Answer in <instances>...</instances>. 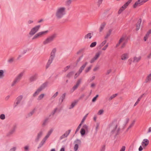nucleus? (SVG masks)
I'll list each match as a JSON object with an SVG mask.
<instances>
[{
    "mask_svg": "<svg viewBox=\"0 0 151 151\" xmlns=\"http://www.w3.org/2000/svg\"><path fill=\"white\" fill-rule=\"evenodd\" d=\"M40 27V25L36 26L32 28L29 32V34L31 36H33L37 32Z\"/></svg>",
    "mask_w": 151,
    "mask_h": 151,
    "instance_id": "nucleus-7",
    "label": "nucleus"
},
{
    "mask_svg": "<svg viewBox=\"0 0 151 151\" xmlns=\"http://www.w3.org/2000/svg\"><path fill=\"white\" fill-rule=\"evenodd\" d=\"M125 39V37L124 36H123L119 40V43H121L123 42Z\"/></svg>",
    "mask_w": 151,
    "mask_h": 151,
    "instance_id": "nucleus-39",
    "label": "nucleus"
},
{
    "mask_svg": "<svg viewBox=\"0 0 151 151\" xmlns=\"http://www.w3.org/2000/svg\"><path fill=\"white\" fill-rule=\"evenodd\" d=\"M56 51V49L55 48H53L51 52L50 56L55 57Z\"/></svg>",
    "mask_w": 151,
    "mask_h": 151,
    "instance_id": "nucleus-27",
    "label": "nucleus"
},
{
    "mask_svg": "<svg viewBox=\"0 0 151 151\" xmlns=\"http://www.w3.org/2000/svg\"><path fill=\"white\" fill-rule=\"evenodd\" d=\"M33 22V21L32 20H29L27 22V23L29 24H31Z\"/></svg>",
    "mask_w": 151,
    "mask_h": 151,
    "instance_id": "nucleus-64",
    "label": "nucleus"
},
{
    "mask_svg": "<svg viewBox=\"0 0 151 151\" xmlns=\"http://www.w3.org/2000/svg\"><path fill=\"white\" fill-rule=\"evenodd\" d=\"M135 121H134L132 123V124L129 127L128 129H129L131 127H132L134 126V123H135Z\"/></svg>",
    "mask_w": 151,
    "mask_h": 151,
    "instance_id": "nucleus-52",
    "label": "nucleus"
},
{
    "mask_svg": "<svg viewBox=\"0 0 151 151\" xmlns=\"http://www.w3.org/2000/svg\"><path fill=\"white\" fill-rule=\"evenodd\" d=\"M129 58V54L125 53L122 55L121 56V59L122 60H125Z\"/></svg>",
    "mask_w": 151,
    "mask_h": 151,
    "instance_id": "nucleus-17",
    "label": "nucleus"
},
{
    "mask_svg": "<svg viewBox=\"0 0 151 151\" xmlns=\"http://www.w3.org/2000/svg\"><path fill=\"white\" fill-rule=\"evenodd\" d=\"M78 86H79L76 84L73 87L72 89L73 91L76 89Z\"/></svg>",
    "mask_w": 151,
    "mask_h": 151,
    "instance_id": "nucleus-45",
    "label": "nucleus"
},
{
    "mask_svg": "<svg viewBox=\"0 0 151 151\" xmlns=\"http://www.w3.org/2000/svg\"><path fill=\"white\" fill-rule=\"evenodd\" d=\"M149 141L147 139H145L143 140L142 142V145L143 147H145L149 144Z\"/></svg>",
    "mask_w": 151,
    "mask_h": 151,
    "instance_id": "nucleus-15",
    "label": "nucleus"
},
{
    "mask_svg": "<svg viewBox=\"0 0 151 151\" xmlns=\"http://www.w3.org/2000/svg\"><path fill=\"white\" fill-rule=\"evenodd\" d=\"M132 0H129L122 7L125 10L128 5L131 3Z\"/></svg>",
    "mask_w": 151,
    "mask_h": 151,
    "instance_id": "nucleus-23",
    "label": "nucleus"
},
{
    "mask_svg": "<svg viewBox=\"0 0 151 151\" xmlns=\"http://www.w3.org/2000/svg\"><path fill=\"white\" fill-rule=\"evenodd\" d=\"M105 25L106 23L104 22H103L101 24L99 28V31L100 32H102L103 30L104 29Z\"/></svg>",
    "mask_w": 151,
    "mask_h": 151,
    "instance_id": "nucleus-25",
    "label": "nucleus"
},
{
    "mask_svg": "<svg viewBox=\"0 0 151 151\" xmlns=\"http://www.w3.org/2000/svg\"><path fill=\"white\" fill-rule=\"evenodd\" d=\"M86 116H84L83 117V119H82L80 124H82L83 123V122H84L85 120L86 119Z\"/></svg>",
    "mask_w": 151,
    "mask_h": 151,
    "instance_id": "nucleus-58",
    "label": "nucleus"
},
{
    "mask_svg": "<svg viewBox=\"0 0 151 151\" xmlns=\"http://www.w3.org/2000/svg\"><path fill=\"white\" fill-rule=\"evenodd\" d=\"M70 131L71 130L70 129H69L66 131L63 134L60 136V139H62L65 137H67L69 134Z\"/></svg>",
    "mask_w": 151,
    "mask_h": 151,
    "instance_id": "nucleus-13",
    "label": "nucleus"
},
{
    "mask_svg": "<svg viewBox=\"0 0 151 151\" xmlns=\"http://www.w3.org/2000/svg\"><path fill=\"white\" fill-rule=\"evenodd\" d=\"M65 93H63L61 97L60 98V101H61V103H62L63 101V100L65 99Z\"/></svg>",
    "mask_w": 151,
    "mask_h": 151,
    "instance_id": "nucleus-30",
    "label": "nucleus"
},
{
    "mask_svg": "<svg viewBox=\"0 0 151 151\" xmlns=\"http://www.w3.org/2000/svg\"><path fill=\"white\" fill-rule=\"evenodd\" d=\"M23 98V96H19L16 99V102L14 104V106L16 107L20 103L21 100Z\"/></svg>",
    "mask_w": 151,
    "mask_h": 151,
    "instance_id": "nucleus-14",
    "label": "nucleus"
},
{
    "mask_svg": "<svg viewBox=\"0 0 151 151\" xmlns=\"http://www.w3.org/2000/svg\"><path fill=\"white\" fill-rule=\"evenodd\" d=\"M43 134V132L42 131L40 132L37 134V138L35 139V141L37 142L39 140L40 138L41 137Z\"/></svg>",
    "mask_w": 151,
    "mask_h": 151,
    "instance_id": "nucleus-21",
    "label": "nucleus"
},
{
    "mask_svg": "<svg viewBox=\"0 0 151 151\" xmlns=\"http://www.w3.org/2000/svg\"><path fill=\"white\" fill-rule=\"evenodd\" d=\"M125 146H123L122 147L119 151H125Z\"/></svg>",
    "mask_w": 151,
    "mask_h": 151,
    "instance_id": "nucleus-60",
    "label": "nucleus"
},
{
    "mask_svg": "<svg viewBox=\"0 0 151 151\" xmlns=\"http://www.w3.org/2000/svg\"><path fill=\"white\" fill-rule=\"evenodd\" d=\"M103 0H98L97 2V6L98 7H99L100 5L102 4Z\"/></svg>",
    "mask_w": 151,
    "mask_h": 151,
    "instance_id": "nucleus-37",
    "label": "nucleus"
},
{
    "mask_svg": "<svg viewBox=\"0 0 151 151\" xmlns=\"http://www.w3.org/2000/svg\"><path fill=\"white\" fill-rule=\"evenodd\" d=\"M54 57L50 56L46 65V68H48L52 63Z\"/></svg>",
    "mask_w": 151,
    "mask_h": 151,
    "instance_id": "nucleus-16",
    "label": "nucleus"
},
{
    "mask_svg": "<svg viewBox=\"0 0 151 151\" xmlns=\"http://www.w3.org/2000/svg\"><path fill=\"white\" fill-rule=\"evenodd\" d=\"M47 83L46 82L43 83L37 89L35 93L33 94V96L35 97L38 95L39 93L47 86Z\"/></svg>",
    "mask_w": 151,
    "mask_h": 151,
    "instance_id": "nucleus-5",
    "label": "nucleus"
},
{
    "mask_svg": "<svg viewBox=\"0 0 151 151\" xmlns=\"http://www.w3.org/2000/svg\"><path fill=\"white\" fill-rule=\"evenodd\" d=\"M92 34L91 33H89L86 34L84 37L85 39H90L92 36Z\"/></svg>",
    "mask_w": 151,
    "mask_h": 151,
    "instance_id": "nucleus-26",
    "label": "nucleus"
},
{
    "mask_svg": "<svg viewBox=\"0 0 151 151\" xmlns=\"http://www.w3.org/2000/svg\"><path fill=\"white\" fill-rule=\"evenodd\" d=\"M16 129V127H14L13 128L9 131V134H11L13 133L15 131Z\"/></svg>",
    "mask_w": 151,
    "mask_h": 151,
    "instance_id": "nucleus-35",
    "label": "nucleus"
},
{
    "mask_svg": "<svg viewBox=\"0 0 151 151\" xmlns=\"http://www.w3.org/2000/svg\"><path fill=\"white\" fill-rule=\"evenodd\" d=\"M46 141V140H45L44 139H43L40 143L39 145V147L38 148H39L41 147L45 142Z\"/></svg>",
    "mask_w": 151,
    "mask_h": 151,
    "instance_id": "nucleus-34",
    "label": "nucleus"
},
{
    "mask_svg": "<svg viewBox=\"0 0 151 151\" xmlns=\"http://www.w3.org/2000/svg\"><path fill=\"white\" fill-rule=\"evenodd\" d=\"M141 99V97H140L138 99L137 101H136V102L135 103V104L134 105V106H135L137 105L138 104L139 101Z\"/></svg>",
    "mask_w": 151,
    "mask_h": 151,
    "instance_id": "nucleus-46",
    "label": "nucleus"
},
{
    "mask_svg": "<svg viewBox=\"0 0 151 151\" xmlns=\"http://www.w3.org/2000/svg\"><path fill=\"white\" fill-rule=\"evenodd\" d=\"M66 14V8L65 7L62 6L58 8L55 13V16L57 19L62 18Z\"/></svg>",
    "mask_w": 151,
    "mask_h": 151,
    "instance_id": "nucleus-1",
    "label": "nucleus"
},
{
    "mask_svg": "<svg viewBox=\"0 0 151 151\" xmlns=\"http://www.w3.org/2000/svg\"><path fill=\"white\" fill-rule=\"evenodd\" d=\"M45 94L43 93H42L38 97L37 100L38 101H40L42 100L44 97Z\"/></svg>",
    "mask_w": 151,
    "mask_h": 151,
    "instance_id": "nucleus-32",
    "label": "nucleus"
},
{
    "mask_svg": "<svg viewBox=\"0 0 151 151\" xmlns=\"http://www.w3.org/2000/svg\"><path fill=\"white\" fill-rule=\"evenodd\" d=\"M141 22V19H140L138 20L136 24V29L137 31L139 29Z\"/></svg>",
    "mask_w": 151,
    "mask_h": 151,
    "instance_id": "nucleus-20",
    "label": "nucleus"
},
{
    "mask_svg": "<svg viewBox=\"0 0 151 151\" xmlns=\"http://www.w3.org/2000/svg\"><path fill=\"white\" fill-rule=\"evenodd\" d=\"M92 67V65H91L89 66V67H87L85 70L86 72L87 73L90 70V69Z\"/></svg>",
    "mask_w": 151,
    "mask_h": 151,
    "instance_id": "nucleus-44",
    "label": "nucleus"
},
{
    "mask_svg": "<svg viewBox=\"0 0 151 151\" xmlns=\"http://www.w3.org/2000/svg\"><path fill=\"white\" fill-rule=\"evenodd\" d=\"M149 35L148 34H146L145 36L144 37V40L146 41L148 38Z\"/></svg>",
    "mask_w": 151,
    "mask_h": 151,
    "instance_id": "nucleus-49",
    "label": "nucleus"
},
{
    "mask_svg": "<svg viewBox=\"0 0 151 151\" xmlns=\"http://www.w3.org/2000/svg\"><path fill=\"white\" fill-rule=\"evenodd\" d=\"M48 30H46L39 32L36 34L32 38V40H35L46 35L48 32Z\"/></svg>",
    "mask_w": 151,
    "mask_h": 151,
    "instance_id": "nucleus-3",
    "label": "nucleus"
},
{
    "mask_svg": "<svg viewBox=\"0 0 151 151\" xmlns=\"http://www.w3.org/2000/svg\"><path fill=\"white\" fill-rule=\"evenodd\" d=\"M0 118L2 120H4L5 119V116L4 114H1L0 116Z\"/></svg>",
    "mask_w": 151,
    "mask_h": 151,
    "instance_id": "nucleus-51",
    "label": "nucleus"
},
{
    "mask_svg": "<svg viewBox=\"0 0 151 151\" xmlns=\"http://www.w3.org/2000/svg\"><path fill=\"white\" fill-rule=\"evenodd\" d=\"M141 57L140 56H135L133 58V62L134 63H138L141 60Z\"/></svg>",
    "mask_w": 151,
    "mask_h": 151,
    "instance_id": "nucleus-18",
    "label": "nucleus"
},
{
    "mask_svg": "<svg viewBox=\"0 0 151 151\" xmlns=\"http://www.w3.org/2000/svg\"><path fill=\"white\" fill-rule=\"evenodd\" d=\"M53 129H51L47 132V134L49 136H50V134H51L52 132Z\"/></svg>",
    "mask_w": 151,
    "mask_h": 151,
    "instance_id": "nucleus-47",
    "label": "nucleus"
},
{
    "mask_svg": "<svg viewBox=\"0 0 151 151\" xmlns=\"http://www.w3.org/2000/svg\"><path fill=\"white\" fill-rule=\"evenodd\" d=\"M117 95V94H115L112 95L109 98V101H111L112 99L114 98Z\"/></svg>",
    "mask_w": 151,
    "mask_h": 151,
    "instance_id": "nucleus-38",
    "label": "nucleus"
},
{
    "mask_svg": "<svg viewBox=\"0 0 151 151\" xmlns=\"http://www.w3.org/2000/svg\"><path fill=\"white\" fill-rule=\"evenodd\" d=\"M99 69V66H96L93 68V70L94 71H96Z\"/></svg>",
    "mask_w": 151,
    "mask_h": 151,
    "instance_id": "nucleus-48",
    "label": "nucleus"
},
{
    "mask_svg": "<svg viewBox=\"0 0 151 151\" xmlns=\"http://www.w3.org/2000/svg\"><path fill=\"white\" fill-rule=\"evenodd\" d=\"M112 31V29H110L109 30L108 32L107 33L106 36H105V38L106 39L108 38L111 35V33Z\"/></svg>",
    "mask_w": 151,
    "mask_h": 151,
    "instance_id": "nucleus-29",
    "label": "nucleus"
},
{
    "mask_svg": "<svg viewBox=\"0 0 151 151\" xmlns=\"http://www.w3.org/2000/svg\"><path fill=\"white\" fill-rule=\"evenodd\" d=\"M82 125V124H80L79 125H78V127L77 128L76 131V133L78 131L79 129H80L81 125Z\"/></svg>",
    "mask_w": 151,
    "mask_h": 151,
    "instance_id": "nucleus-56",
    "label": "nucleus"
},
{
    "mask_svg": "<svg viewBox=\"0 0 151 151\" xmlns=\"http://www.w3.org/2000/svg\"><path fill=\"white\" fill-rule=\"evenodd\" d=\"M4 71L3 70H0V79L2 78L4 76Z\"/></svg>",
    "mask_w": 151,
    "mask_h": 151,
    "instance_id": "nucleus-31",
    "label": "nucleus"
},
{
    "mask_svg": "<svg viewBox=\"0 0 151 151\" xmlns=\"http://www.w3.org/2000/svg\"><path fill=\"white\" fill-rule=\"evenodd\" d=\"M144 0H138L135 2V4L133 5V8H135L137 7L140 6L142 5L145 2H144Z\"/></svg>",
    "mask_w": 151,
    "mask_h": 151,
    "instance_id": "nucleus-10",
    "label": "nucleus"
},
{
    "mask_svg": "<svg viewBox=\"0 0 151 151\" xmlns=\"http://www.w3.org/2000/svg\"><path fill=\"white\" fill-rule=\"evenodd\" d=\"M78 100H75L73 102L71 105L70 106L69 109H71L73 108L74 106L76 105L77 103L78 102Z\"/></svg>",
    "mask_w": 151,
    "mask_h": 151,
    "instance_id": "nucleus-24",
    "label": "nucleus"
},
{
    "mask_svg": "<svg viewBox=\"0 0 151 151\" xmlns=\"http://www.w3.org/2000/svg\"><path fill=\"white\" fill-rule=\"evenodd\" d=\"M70 67V66H66V67H65L64 68V71L65 72L66 71H67L69 69Z\"/></svg>",
    "mask_w": 151,
    "mask_h": 151,
    "instance_id": "nucleus-59",
    "label": "nucleus"
},
{
    "mask_svg": "<svg viewBox=\"0 0 151 151\" xmlns=\"http://www.w3.org/2000/svg\"><path fill=\"white\" fill-rule=\"evenodd\" d=\"M37 74H35L31 76L29 78V80L31 81H35L37 78Z\"/></svg>",
    "mask_w": 151,
    "mask_h": 151,
    "instance_id": "nucleus-19",
    "label": "nucleus"
},
{
    "mask_svg": "<svg viewBox=\"0 0 151 151\" xmlns=\"http://www.w3.org/2000/svg\"><path fill=\"white\" fill-rule=\"evenodd\" d=\"M111 72V69H109L107 71L106 74L108 75Z\"/></svg>",
    "mask_w": 151,
    "mask_h": 151,
    "instance_id": "nucleus-62",
    "label": "nucleus"
},
{
    "mask_svg": "<svg viewBox=\"0 0 151 151\" xmlns=\"http://www.w3.org/2000/svg\"><path fill=\"white\" fill-rule=\"evenodd\" d=\"M57 109H58L57 108H55L51 112V114L50 115V116H53L56 112Z\"/></svg>",
    "mask_w": 151,
    "mask_h": 151,
    "instance_id": "nucleus-36",
    "label": "nucleus"
},
{
    "mask_svg": "<svg viewBox=\"0 0 151 151\" xmlns=\"http://www.w3.org/2000/svg\"><path fill=\"white\" fill-rule=\"evenodd\" d=\"M86 131L83 129H81L80 131V133L82 136H83L85 134Z\"/></svg>",
    "mask_w": 151,
    "mask_h": 151,
    "instance_id": "nucleus-42",
    "label": "nucleus"
},
{
    "mask_svg": "<svg viewBox=\"0 0 151 151\" xmlns=\"http://www.w3.org/2000/svg\"><path fill=\"white\" fill-rule=\"evenodd\" d=\"M58 94V92H57L53 95V96L52 97V98L54 99V98H55V97H56L57 96Z\"/></svg>",
    "mask_w": 151,
    "mask_h": 151,
    "instance_id": "nucleus-55",
    "label": "nucleus"
},
{
    "mask_svg": "<svg viewBox=\"0 0 151 151\" xmlns=\"http://www.w3.org/2000/svg\"><path fill=\"white\" fill-rule=\"evenodd\" d=\"M13 60H14V59L13 58H11L9 59L8 60V62L9 63H11L13 62Z\"/></svg>",
    "mask_w": 151,
    "mask_h": 151,
    "instance_id": "nucleus-61",
    "label": "nucleus"
},
{
    "mask_svg": "<svg viewBox=\"0 0 151 151\" xmlns=\"http://www.w3.org/2000/svg\"><path fill=\"white\" fill-rule=\"evenodd\" d=\"M74 142L76 144L75 145L74 147V151H77L78 148V144L80 145L81 144V141L78 139H76Z\"/></svg>",
    "mask_w": 151,
    "mask_h": 151,
    "instance_id": "nucleus-12",
    "label": "nucleus"
},
{
    "mask_svg": "<svg viewBox=\"0 0 151 151\" xmlns=\"http://www.w3.org/2000/svg\"><path fill=\"white\" fill-rule=\"evenodd\" d=\"M82 129L85 130L86 131L88 132V126L86 124H84L83 126Z\"/></svg>",
    "mask_w": 151,
    "mask_h": 151,
    "instance_id": "nucleus-33",
    "label": "nucleus"
},
{
    "mask_svg": "<svg viewBox=\"0 0 151 151\" xmlns=\"http://www.w3.org/2000/svg\"><path fill=\"white\" fill-rule=\"evenodd\" d=\"M82 79L81 78L79 79L77 81L76 84L78 86L80 85L82 82Z\"/></svg>",
    "mask_w": 151,
    "mask_h": 151,
    "instance_id": "nucleus-40",
    "label": "nucleus"
},
{
    "mask_svg": "<svg viewBox=\"0 0 151 151\" xmlns=\"http://www.w3.org/2000/svg\"><path fill=\"white\" fill-rule=\"evenodd\" d=\"M97 44L96 42H94L91 43L90 45V47H93L96 46Z\"/></svg>",
    "mask_w": 151,
    "mask_h": 151,
    "instance_id": "nucleus-43",
    "label": "nucleus"
},
{
    "mask_svg": "<svg viewBox=\"0 0 151 151\" xmlns=\"http://www.w3.org/2000/svg\"><path fill=\"white\" fill-rule=\"evenodd\" d=\"M47 83L46 82L43 83L37 89L35 93L33 94V96L35 97L38 95L39 93L47 86Z\"/></svg>",
    "mask_w": 151,
    "mask_h": 151,
    "instance_id": "nucleus-6",
    "label": "nucleus"
},
{
    "mask_svg": "<svg viewBox=\"0 0 151 151\" xmlns=\"http://www.w3.org/2000/svg\"><path fill=\"white\" fill-rule=\"evenodd\" d=\"M88 63L87 62H85L84 64H83L80 67L78 71L76 73L74 76L75 78H76L77 77L79 76L80 74L82 72V71L84 70L86 65H87Z\"/></svg>",
    "mask_w": 151,
    "mask_h": 151,
    "instance_id": "nucleus-9",
    "label": "nucleus"
},
{
    "mask_svg": "<svg viewBox=\"0 0 151 151\" xmlns=\"http://www.w3.org/2000/svg\"><path fill=\"white\" fill-rule=\"evenodd\" d=\"M101 52H97L94 57L92 58L90 61V62L92 63L95 62V61L101 55Z\"/></svg>",
    "mask_w": 151,
    "mask_h": 151,
    "instance_id": "nucleus-11",
    "label": "nucleus"
},
{
    "mask_svg": "<svg viewBox=\"0 0 151 151\" xmlns=\"http://www.w3.org/2000/svg\"><path fill=\"white\" fill-rule=\"evenodd\" d=\"M56 34H53L48 37L43 41V44L44 45H46L52 42L56 37Z\"/></svg>",
    "mask_w": 151,
    "mask_h": 151,
    "instance_id": "nucleus-2",
    "label": "nucleus"
},
{
    "mask_svg": "<svg viewBox=\"0 0 151 151\" xmlns=\"http://www.w3.org/2000/svg\"><path fill=\"white\" fill-rule=\"evenodd\" d=\"M106 40H104L101 44V45H100L101 46H103L104 45H105V44L106 43Z\"/></svg>",
    "mask_w": 151,
    "mask_h": 151,
    "instance_id": "nucleus-57",
    "label": "nucleus"
},
{
    "mask_svg": "<svg viewBox=\"0 0 151 151\" xmlns=\"http://www.w3.org/2000/svg\"><path fill=\"white\" fill-rule=\"evenodd\" d=\"M103 112H104V111L103 110H102V109L100 110L99 111V112L98 113V114L99 115H101L103 114Z\"/></svg>",
    "mask_w": 151,
    "mask_h": 151,
    "instance_id": "nucleus-53",
    "label": "nucleus"
},
{
    "mask_svg": "<svg viewBox=\"0 0 151 151\" xmlns=\"http://www.w3.org/2000/svg\"><path fill=\"white\" fill-rule=\"evenodd\" d=\"M124 10V9L121 7L119 10L118 13L119 14H121Z\"/></svg>",
    "mask_w": 151,
    "mask_h": 151,
    "instance_id": "nucleus-50",
    "label": "nucleus"
},
{
    "mask_svg": "<svg viewBox=\"0 0 151 151\" xmlns=\"http://www.w3.org/2000/svg\"><path fill=\"white\" fill-rule=\"evenodd\" d=\"M151 81V73L148 75L145 80L146 83Z\"/></svg>",
    "mask_w": 151,
    "mask_h": 151,
    "instance_id": "nucleus-28",
    "label": "nucleus"
},
{
    "mask_svg": "<svg viewBox=\"0 0 151 151\" xmlns=\"http://www.w3.org/2000/svg\"><path fill=\"white\" fill-rule=\"evenodd\" d=\"M74 74V73L73 72H71L69 73L67 75V77L70 78Z\"/></svg>",
    "mask_w": 151,
    "mask_h": 151,
    "instance_id": "nucleus-41",
    "label": "nucleus"
},
{
    "mask_svg": "<svg viewBox=\"0 0 151 151\" xmlns=\"http://www.w3.org/2000/svg\"><path fill=\"white\" fill-rule=\"evenodd\" d=\"M16 150V147H14L13 148H11L9 151H15Z\"/></svg>",
    "mask_w": 151,
    "mask_h": 151,
    "instance_id": "nucleus-63",
    "label": "nucleus"
},
{
    "mask_svg": "<svg viewBox=\"0 0 151 151\" xmlns=\"http://www.w3.org/2000/svg\"><path fill=\"white\" fill-rule=\"evenodd\" d=\"M47 83L46 82L43 83L37 89L35 93L33 94V96L35 97L38 95L39 93L47 86Z\"/></svg>",
    "mask_w": 151,
    "mask_h": 151,
    "instance_id": "nucleus-4",
    "label": "nucleus"
},
{
    "mask_svg": "<svg viewBox=\"0 0 151 151\" xmlns=\"http://www.w3.org/2000/svg\"><path fill=\"white\" fill-rule=\"evenodd\" d=\"M108 44H107L106 45H105L102 48V50H105L108 47Z\"/></svg>",
    "mask_w": 151,
    "mask_h": 151,
    "instance_id": "nucleus-54",
    "label": "nucleus"
},
{
    "mask_svg": "<svg viewBox=\"0 0 151 151\" xmlns=\"http://www.w3.org/2000/svg\"><path fill=\"white\" fill-rule=\"evenodd\" d=\"M132 0H129L122 7L125 10L128 5L131 3Z\"/></svg>",
    "mask_w": 151,
    "mask_h": 151,
    "instance_id": "nucleus-22",
    "label": "nucleus"
},
{
    "mask_svg": "<svg viewBox=\"0 0 151 151\" xmlns=\"http://www.w3.org/2000/svg\"><path fill=\"white\" fill-rule=\"evenodd\" d=\"M23 73L22 72L20 73L15 78L14 81L12 83L11 86H13L15 85L17 83L20 81L22 76Z\"/></svg>",
    "mask_w": 151,
    "mask_h": 151,
    "instance_id": "nucleus-8",
    "label": "nucleus"
}]
</instances>
